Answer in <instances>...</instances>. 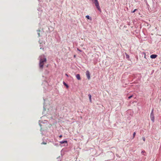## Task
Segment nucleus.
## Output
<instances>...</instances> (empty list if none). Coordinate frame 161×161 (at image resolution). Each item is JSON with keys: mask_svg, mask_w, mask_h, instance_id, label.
Instances as JSON below:
<instances>
[{"mask_svg": "<svg viewBox=\"0 0 161 161\" xmlns=\"http://www.w3.org/2000/svg\"><path fill=\"white\" fill-rule=\"evenodd\" d=\"M39 68L42 70L43 68L44 63L46 62L47 60L44 55H42L39 56Z\"/></svg>", "mask_w": 161, "mask_h": 161, "instance_id": "f257e3e1", "label": "nucleus"}, {"mask_svg": "<svg viewBox=\"0 0 161 161\" xmlns=\"http://www.w3.org/2000/svg\"><path fill=\"white\" fill-rule=\"evenodd\" d=\"M92 2H93V3H94L95 6L96 8L99 11H101V9L100 8L99 5V4L97 0H92Z\"/></svg>", "mask_w": 161, "mask_h": 161, "instance_id": "f03ea898", "label": "nucleus"}, {"mask_svg": "<svg viewBox=\"0 0 161 161\" xmlns=\"http://www.w3.org/2000/svg\"><path fill=\"white\" fill-rule=\"evenodd\" d=\"M153 109H152V110L151 113L150 114V118L151 120L153 122H154V114L153 113Z\"/></svg>", "mask_w": 161, "mask_h": 161, "instance_id": "7ed1b4c3", "label": "nucleus"}, {"mask_svg": "<svg viewBox=\"0 0 161 161\" xmlns=\"http://www.w3.org/2000/svg\"><path fill=\"white\" fill-rule=\"evenodd\" d=\"M86 75L88 79L90 80V72L89 71L87 70L86 71Z\"/></svg>", "mask_w": 161, "mask_h": 161, "instance_id": "20e7f679", "label": "nucleus"}, {"mask_svg": "<svg viewBox=\"0 0 161 161\" xmlns=\"http://www.w3.org/2000/svg\"><path fill=\"white\" fill-rule=\"evenodd\" d=\"M157 57V55L156 54H152L150 56V58H151L153 59L156 58Z\"/></svg>", "mask_w": 161, "mask_h": 161, "instance_id": "39448f33", "label": "nucleus"}, {"mask_svg": "<svg viewBox=\"0 0 161 161\" xmlns=\"http://www.w3.org/2000/svg\"><path fill=\"white\" fill-rule=\"evenodd\" d=\"M76 78L78 80H80L81 79V78H80V74H77L76 75Z\"/></svg>", "mask_w": 161, "mask_h": 161, "instance_id": "423d86ee", "label": "nucleus"}, {"mask_svg": "<svg viewBox=\"0 0 161 161\" xmlns=\"http://www.w3.org/2000/svg\"><path fill=\"white\" fill-rule=\"evenodd\" d=\"M67 142H68L66 140L61 141L59 142V143L61 144H62L64 143H67Z\"/></svg>", "mask_w": 161, "mask_h": 161, "instance_id": "0eeeda50", "label": "nucleus"}, {"mask_svg": "<svg viewBox=\"0 0 161 161\" xmlns=\"http://www.w3.org/2000/svg\"><path fill=\"white\" fill-rule=\"evenodd\" d=\"M88 97H89V100H90V101L91 102H92V100H91V95L90 94H89L88 95Z\"/></svg>", "mask_w": 161, "mask_h": 161, "instance_id": "6e6552de", "label": "nucleus"}, {"mask_svg": "<svg viewBox=\"0 0 161 161\" xmlns=\"http://www.w3.org/2000/svg\"><path fill=\"white\" fill-rule=\"evenodd\" d=\"M86 17L88 19H92L91 17H90L88 15L86 16Z\"/></svg>", "mask_w": 161, "mask_h": 161, "instance_id": "1a4fd4ad", "label": "nucleus"}, {"mask_svg": "<svg viewBox=\"0 0 161 161\" xmlns=\"http://www.w3.org/2000/svg\"><path fill=\"white\" fill-rule=\"evenodd\" d=\"M63 84L67 87L68 88L69 87V86L64 81L63 82Z\"/></svg>", "mask_w": 161, "mask_h": 161, "instance_id": "9d476101", "label": "nucleus"}, {"mask_svg": "<svg viewBox=\"0 0 161 161\" xmlns=\"http://www.w3.org/2000/svg\"><path fill=\"white\" fill-rule=\"evenodd\" d=\"M125 55H126V58H129V56L127 54H126V53H125Z\"/></svg>", "mask_w": 161, "mask_h": 161, "instance_id": "9b49d317", "label": "nucleus"}, {"mask_svg": "<svg viewBox=\"0 0 161 161\" xmlns=\"http://www.w3.org/2000/svg\"><path fill=\"white\" fill-rule=\"evenodd\" d=\"M40 30H37V31H38V32H40ZM37 34H38V36H40V33H39V32H38Z\"/></svg>", "mask_w": 161, "mask_h": 161, "instance_id": "f8f14e48", "label": "nucleus"}, {"mask_svg": "<svg viewBox=\"0 0 161 161\" xmlns=\"http://www.w3.org/2000/svg\"><path fill=\"white\" fill-rule=\"evenodd\" d=\"M136 132H134L133 134V138H134L136 135Z\"/></svg>", "mask_w": 161, "mask_h": 161, "instance_id": "ddd939ff", "label": "nucleus"}, {"mask_svg": "<svg viewBox=\"0 0 161 161\" xmlns=\"http://www.w3.org/2000/svg\"><path fill=\"white\" fill-rule=\"evenodd\" d=\"M133 97V95H131L128 97V99H130Z\"/></svg>", "mask_w": 161, "mask_h": 161, "instance_id": "4468645a", "label": "nucleus"}, {"mask_svg": "<svg viewBox=\"0 0 161 161\" xmlns=\"http://www.w3.org/2000/svg\"><path fill=\"white\" fill-rule=\"evenodd\" d=\"M137 10V9H134L133 11H132V13H134Z\"/></svg>", "mask_w": 161, "mask_h": 161, "instance_id": "2eb2a0df", "label": "nucleus"}, {"mask_svg": "<svg viewBox=\"0 0 161 161\" xmlns=\"http://www.w3.org/2000/svg\"><path fill=\"white\" fill-rule=\"evenodd\" d=\"M77 50L80 52H81L82 51L81 50H80V49H79V48H77Z\"/></svg>", "mask_w": 161, "mask_h": 161, "instance_id": "dca6fc26", "label": "nucleus"}, {"mask_svg": "<svg viewBox=\"0 0 161 161\" xmlns=\"http://www.w3.org/2000/svg\"><path fill=\"white\" fill-rule=\"evenodd\" d=\"M42 144H46V142H42V143H41Z\"/></svg>", "mask_w": 161, "mask_h": 161, "instance_id": "f3484780", "label": "nucleus"}, {"mask_svg": "<svg viewBox=\"0 0 161 161\" xmlns=\"http://www.w3.org/2000/svg\"><path fill=\"white\" fill-rule=\"evenodd\" d=\"M142 153H145V151L144 150L143 151H142Z\"/></svg>", "mask_w": 161, "mask_h": 161, "instance_id": "a211bd4d", "label": "nucleus"}, {"mask_svg": "<svg viewBox=\"0 0 161 161\" xmlns=\"http://www.w3.org/2000/svg\"><path fill=\"white\" fill-rule=\"evenodd\" d=\"M142 139H143V140L144 141H145V138L144 137H143L142 138Z\"/></svg>", "mask_w": 161, "mask_h": 161, "instance_id": "6ab92c4d", "label": "nucleus"}, {"mask_svg": "<svg viewBox=\"0 0 161 161\" xmlns=\"http://www.w3.org/2000/svg\"><path fill=\"white\" fill-rule=\"evenodd\" d=\"M65 75L67 77L69 76L67 74H65Z\"/></svg>", "mask_w": 161, "mask_h": 161, "instance_id": "aec40b11", "label": "nucleus"}, {"mask_svg": "<svg viewBox=\"0 0 161 161\" xmlns=\"http://www.w3.org/2000/svg\"><path fill=\"white\" fill-rule=\"evenodd\" d=\"M62 137V135H60V136H59V137Z\"/></svg>", "mask_w": 161, "mask_h": 161, "instance_id": "412c9836", "label": "nucleus"}, {"mask_svg": "<svg viewBox=\"0 0 161 161\" xmlns=\"http://www.w3.org/2000/svg\"><path fill=\"white\" fill-rule=\"evenodd\" d=\"M75 57H76L75 55H74V57L75 58Z\"/></svg>", "mask_w": 161, "mask_h": 161, "instance_id": "4be33fe9", "label": "nucleus"}, {"mask_svg": "<svg viewBox=\"0 0 161 161\" xmlns=\"http://www.w3.org/2000/svg\"><path fill=\"white\" fill-rule=\"evenodd\" d=\"M39 125H40L41 126V124H39Z\"/></svg>", "mask_w": 161, "mask_h": 161, "instance_id": "5701e85b", "label": "nucleus"}]
</instances>
